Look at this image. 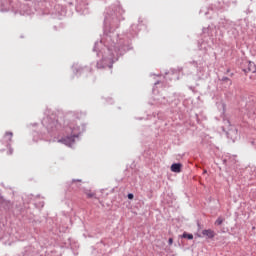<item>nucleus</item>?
<instances>
[{"instance_id": "obj_7", "label": "nucleus", "mask_w": 256, "mask_h": 256, "mask_svg": "<svg viewBox=\"0 0 256 256\" xmlns=\"http://www.w3.org/2000/svg\"><path fill=\"white\" fill-rule=\"evenodd\" d=\"M11 139H13V132H6L4 136V141L7 145L11 142Z\"/></svg>"}, {"instance_id": "obj_13", "label": "nucleus", "mask_w": 256, "mask_h": 256, "mask_svg": "<svg viewBox=\"0 0 256 256\" xmlns=\"http://www.w3.org/2000/svg\"><path fill=\"white\" fill-rule=\"evenodd\" d=\"M97 47H99V43H95V45H94V51H97Z\"/></svg>"}, {"instance_id": "obj_3", "label": "nucleus", "mask_w": 256, "mask_h": 256, "mask_svg": "<svg viewBox=\"0 0 256 256\" xmlns=\"http://www.w3.org/2000/svg\"><path fill=\"white\" fill-rule=\"evenodd\" d=\"M226 135L228 139H231L232 141H235L239 135L237 128L235 126H231L230 129L226 132Z\"/></svg>"}, {"instance_id": "obj_1", "label": "nucleus", "mask_w": 256, "mask_h": 256, "mask_svg": "<svg viewBox=\"0 0 256 256\" xmlns=\"http://www.w3.org/2000/svg\"><path fill=\"white\" fill-rule=\"evenodd\" d=\"M115 41H117V38L112 39L111 35H107L105 44L107 47V54L103 55L102 57V63L104 64L101 66V63H97V67H113V63H115V58L119 57V46H117Z\"/></svg>"}, {"instance_id": "obj_14", "label": "nucleus", "mask_w": 256, "mask_h": 256, "mask_svg": "<svg viewBox=\"0 0 256 256\" xmlns=\"http://www.w3.org/2000/svg\"><path fill=\"white\" fill-rule=\"evenodd\" d=\"M105 33H107V20H105Z\"/></svg>"}, {"instance_id": "obj_6", "label": "nucleus", "mask_w": 256, "mask_h": 256, "mask_svg": "<svg viewBox=\"0 0 256 256\" xmlns=\"http://www.w3.org/2000/svg\"><path fill=\"white\" fill-rule=\"evenodd\" d=\"M202 235H204V237H208V239H213V237H215V231L211 229L203 230Z\"/></svg>"}, {"instance_id": "obj_10", "label": "nucleus", "mask_w": 256, "mask_h": 256, "mask_svg": "<svg viewBox=\"0 0 256 256\" xmlns=\"http://www.w3.org/2000/svg\"><path fill=\"white\" fill-rule=\"evenodd\" d=\"M53 125H55V127L57 128V121H53L51 124H49L47 126V129H50L51 131H53Z\"/></svg>"}, {"instance_id": "obj_11", "label": "nucleus", "mask_w": 256, "mask_h": 256, "mask_svg": "<svg viewBox=\"0 0 256 256\" xmlns=\"http://www.w3.org/2000/svg\"><path fill=\"white\" fill-rule=\"evenodd\" d=\"M224 123L226 127H231V122H229V120H225Z\"/></svg>"}, {"instance_id": "obj_2", "label": "nucleus", "mask_w": 256, "mask_h": 256, "mask_svg": "<svg viewBox=\"0 0 256 256\" xmlns=\"http://www.w3.org/2000/svg\"><path fill=\"white\" fill-rule=\"evenodd\" d=\"M79 124H81V122H70L66 127V132L69 136L58 140V143H63L64 145L71 147V145L75 143V139H77V137H79V135L85 131V126H79Z\"/></svg>"}, {"instance_id": "obj_12", "label": "nucleus", "mask_w": 256, "mask_h": 256, "mask_svg": "<svg viewBox=\"0 0 256 256\" xmlns=\"http://www.w3.org/2000/svg\"><path fill=\"white\" fill-rule=\"evenodd\" d=\"M168 244H169V245H173V238H169Z\"/></svg>"}, {"instance_id": "obj_4", "label": "nucleus", "mask_w": 256, "mask_h": 256, "mask_svg": "<svg viewBox=\"0 0 256 256\" xmlns=\"http://www.w3.org/2000/svg\"><path fill=\"white\" fill-rule=\"evenodd\" d=\"M247 69H244L245 73H256V65L252 61L246 62Z\"/></svg>"}, {"instance_id": "obj_16", "label": "nucleus", "mask_w": 256, "mask_h": 256, "mask_svg": "<svg viewBox=\"0 0 256 256\" xmlns=\"http://www.w3.org/2000/svg\"><path fill=\"white\" fill-rule=\"evenodd\" d=\"M87 197L91 198V197H93V194L88 193V194H87Z\"/></svg>"}, {"instance_id": "obj_8", "label": "nucleus", "mask_w": 256, "mask_h": 256, "mask_svg": "<svg viewBox=\"0 0 256 256\" xmlns=\"http://www.w3.org/2000/svg\"><path fill=\"white\" fill-rule=\"evenodd\" d=\"M182 239H193V234H189L187 232H184L183 235L181 236Z\"/></svg>"}, {"instance_id": "obj_15", "label": "nucleus", "mask_w": 256, "mask_h": 256, "mask_svg": "<svg viewBox=\"0 0 256 256\" xmlns=\"http://www.w3.org/2000/svg\"><path fill=\"white\" fill-rule=\"evenodd\" d=\"M128 199H133V194H128Z\"/></svg>"}, {"instance_id": "obj_17", "label": "nucleus", "mask_w": 256, "mask_h": 256, "mask_svg": "<svg viewBox=\"0 0 256 256\" xmlns=\"http://www.w3.org/2000/svg\"><path fill=\"white\" fill-rule=\"evenodd\" d=\"M11 153H13V150H10V155H11Z\"/></svg>"}, {"instance_id": "obj_5", "label": "nucleus", "mask_w": 256, "mask_h": 256, "mask_svg": "<svg viewBox=\"0 0 256 256\" xmlns=\"http://www.w3.org/2000/svg\"><path fill=\"white\" fill-rule=\"evenodd\" d=\"M181 167H183L181 163H174L171 165L170 169L172 173H181Z\"/></svg>"}, {"instance_id": "obj_9", "label": "nucleus", "mask_w": 256, "mask_h": 256, "mask_svg": "<svg viewBox=\"0 0 256 256\" xmlns=\"http://www.w3.org/2000/svg\"><path fill=\"white\" fill-rule=\"evenodd\" d=\"M223 221H225V219H223L222 217H219V218L215 221V225H223Z\"/></svg>"}]
</instances>
